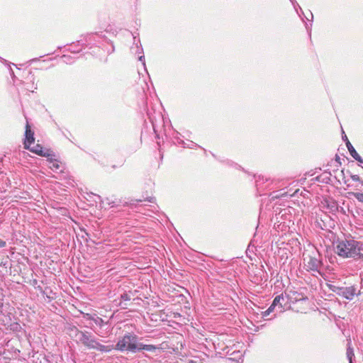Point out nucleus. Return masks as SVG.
Returning <instances> with one entry per match:
<instances>
[{
	"label": "nucleus",
	"instance_id": "c756f323",
	"mask_svg": "<svg viewBox=\"0 0 363 363\" xmlns=\"http://www.w3.org/2000/svg\"><path fill=\"white\" fill-rule=\"evenodd\" d=\"M362 184H363V181L361 182Z\"/></svg>",
	"mask_w": 363,
	"mask_h": 363
},
{
	"label": "nucleus",
	"instance_id": "a211bd4d",
	"mask_svg": "<svg viewBox=\"0 0 363 363\" xmlns=\"http://www.w3.org/2000/svg\"><path fill=\"white\" fill-rule=\"evenodd\" d=\"M6 245V242L4 240L0 239V248L4 247Z\"/></svg>",
	"mask_w": 363,
	"mask_h": 363
},
{
	"label": "nucleus",
	"instance_id": "0eeeda50",
	"mask_svg": "<svg viewBox=\"0 0 363 363\" xmlns=\"http://www.w3.org/2000/svg\"><path fill=\"white\" fill-rule=\"evenodd\" d=\"M28 150L40 156H48V154L47 153L48 150H44L43 147L40 145H34L33 147H30Z\"/></svg>",
	"mask_w": 363,
	"mask_h": 363
},
{
	"label": "nucleus",
	"instance_id": "4468645a",
	"mask_svg": "<svg viewBox=\"0 0 363 363\" xmlns=\"http://www.w3.org/2000/svg\"><path fill=\"white\" fill-rule=\"evenodd\" d=\"M21 328V327L20 324H18V323H14L11 325V330H12L13 331H18V330H20Z\"/></svg>",
	"mask_w": 363,
	"mask_h": 363
},
{
	"label": "nucleus",
	"instance_id": "dca6fc26",
	"mask_svg": "<svg viewBox=\"0 0 363 363\" xmlns=\"http://www.w3.org/2000/svg\"><path fill=\"white\" fill-rule=\"evenodd\" d=\"M351 179L353 180V181H355V182H362L360 180V177L357 175V174H352L351 176Z\"/></svg>",
	"mask_w": 363,
	"mask_h": 363
},
{
	"label": "nucleus",
	"instance_id": "c85d7f7f",
	"mask_svg": "<svg viewBox=\"0 0 363 363\" xmlns=\"http://www.w3.org/2000/svg\"><path fill=\"white\" fill-rule=\"evenodd\" d=\"M306 298H306V297H305V298H301L300 299L305 300V299H306Z\"/></svg>",
	"mask_w": 363,
	"mask_h": 363
},
{
	"label": "nucleus",
	"instance_id": "6e6552de",
	"mask_svg": "<svg viewBox=\"0 0 363 363\" xmlns=\"http://www.w3.org/2000/svg\"><path fill=\"white\" fill-rule=\"evenodd\" d=\"M50 168L54 171V172H62V170L60 169L61 168V165L59 163L58 161L57 160H52L50 162Z\"/></svg>",
	"mask_w": 363,
	"mask_h": 363
},
{
	"label": "nucleus",
	"instance_id": "a878e982",
	"mask_svg": "<svg viewBox=\"0 0 363 363\" xmlns=\"http://www.w3.org/2000/svg\"><path fill=\"white\" fill-rule=\"evenodd\" d=\"M143 59H144V56H140V57H139V60H140V61H143Z\"/></svg>",
	"mask_w": 363,
	"mask_h": 363
},
{
	"label": "nucleus",
	"instance_id": "20e7f679",
	"mask_svg": "<svg viewBox=\"0 0 363 363\" xmlns=\"http://www.w3.org/2000/svg\"><path fill=\"white\" fill-rule=\"evenodd\" d=\"M304 268L307 272H316L320 274V269L323 264L321 255L318 251L313 252L311 255H308L304 259Z\"/></svg>",
	"mask_w": 363,
	"mask_h": 363
},
{
	"label": "nucleus",
	"instance_id": "f03ea898",
	"mask_svg": "<svg viewBox=\"0 0 363 363\" xmlns=\"http://www.w3.org/2000/svg\"><path fill=\"white\" fill-rule=\"evenodd\" d=\"M363 244L353 239L338 241L335 252L341 257H352L363 260Z\"/></svg>",
	"mask_w": 363,
	"mask_h": 363
},
{
	"label": "nucleus",
	"instance_id": "5701e85b",
	"mask_svg": "<svg viewBox=\"0 0 363 363\" xmlns=\"http://www.w3.org/2000/svg\"><path fill=\"white\" fill-rule=\"evenodd\" d=\"M342 139L345 141V143H347V140H349L347 139V137L345 135V136H343V137H342Z\"/></svg>",
	"mask_w": 363,
	"mask_h": 363
},
{
	"label": "nucleus",
	"instance_id": "f257e3e1",
	"mask_svg": "<svg viewBox=\"0 0 363 363\" xmlns=\"http://www.w3.org/2000/svg\"><path fill=\"white\" fill-rule=\"evenodd\" d=\"M138 337L134 333H126L122 337L118 338L116 345H113V350L121 352H130L136 353L142 350L154 352L157 347L154 345H145L138 342Z\"/></svg>",
	"mask_w": 363,
	"mask_h": 363
},
{
	"label": "nucleus",
	"instance_id": "bb28decb",
	"mask_svg": "<svg viewBox=\"0 0 363 363\" xmlns=\"http://www.w3.org/2000/svg\"><path fill=\"white\" fill-rule=\"evenodd\" d=\"M123 164V160H122L120 162V166H121Z\"/></svg>",
	"mask_w": 363,
	"mask_h": 363
},
{
	"label": "nucleus",
	"instance_id": "423d86ee",
	"mask_svg": "<svg viewBox=\"0 0 363 363\" xmlns=\"http://www.w3.org/2000/svg\"><path fill=\"white\" fill-rule=\"evenodd\" d=\"M25 137L24 147L26 149H29L30 146L34 143L35 138L34 133L31 130L28 122H27L26 125Z\"/></svg>",
	"mask_w": 363,
	"mask_h": 363
},
{
	"label": "nucleus",
	"instance_id": "4be33fe9",
	"mask_svg": "<svg viewBox=\"0 0 363 363\" xmlns=\"http://www.w3.org/2000/svg\"><path fill=\"white\" fill-rule=\"evenodd\" d=\"M269 313H269V311H267V310H266L265 311H264V312L262 313V315H263V316H267V315H268Z\"/></svg>",
	"mask_w": 363,
	"mask_h": 363
},
{
	"label": "nucleus",
	"instance_id": "ddd939ff",
	"mask_svg": "<svg viewBox=\"0 0 363 363\" xmlns=\"http://www.w3.org/2000/svg\"><path fill=\"white\" fill-rule=\"evenodd\" d=\"M92 320L95 323L96 325L102 327L104 325V320L100 317H96L95 318H92Z\"/></svg>",
	"mask_w": 363,
	"mask_h": 363
},
{
	"label": "nucleus",
	"instance_id": "aec40b11",
	"mask_svg": "<svg viewBox=\"0 0 363 363\" xmlns=\"http://www.w3.org/2000/svg\"><path fill=\"white\" fill-rule=\"evenodd\" d=\"M335 161H336L337 163H339V164H341V162H340V157L337 155H335Z\"/></svg>",
	"mask_w": 363,
	"mask_h": 363
},
{
	"label": "nucleus",
	"instance_id": "393cba45",
	"mask_svg": "<svg viewBox=\"0 0 363 363\" xmlns=\"http://www.w3.org/2000/svg\"><path fill=\"white\" fill-rule=\"evenodd\" d=\"M333 208H337V206L335 203H333V205L331 207V209L333 210Z\"/></svg>",
	"mask_w": 363,
	"mask_h": 363
},
{
	"label": "nucleus",
	"instance_id": "1a4fd4ad",
	"mask_svg": "<svg viewBox=\"0 0 363 363\" xmlns=\"http://www.w3.org/2000/svg\"><path fill=\"white\" fill-rule=\"evenodd\" d=\"M353 349L351 347V340H347V356L350 363H352V357H354Z\"/></svg>",
	"mask_w": 363,
	"mask_h": 363
},
{
	"label": "nucleus",
	"instance_id": "cd10ccee",
	"mask_svg": "<svg viewBox=\"0 0 363 363\" xmlns=\"http://www.w3.org/2000/svg\"><path fill=\"white\" fill-rule=\"evenodd\" d=\"M153 199H154V198H151V199H149V201L150 202H152Z\"/></svg>",
	"mask_w": 363,
	"mask_h": 363
},
{
	"label": "nucleus",
	"instance_id": "412c9836",
	"mask_svg": "<svg viewBox=\"0 0 363 363\" xmlns=\"http://www.w3.org/2000/svg\"><path fill=\"white\" fill-rule=\"evenodd\" d=\"M275 306H272V304L267 308V311H269V313H272L274 310Z\"/></svg>",
	"mask_w": 363,
	"mask_h": 363
},
{
	"label": "nucleus",
	"instance_id": "9d476101",
	"mask_svg": "<svg viewBox=\"0 0 363 363\" xmlns=\"http://www.w3.org/2000/svg\"><path fill=\"white\" fill-rule=\"evenodd\" d=\"M346 146L347 147L348 151L350 152L351 156L354 158L355 156L357 157L358 153L350 143L349 140L346 143Z\"/></svg>",
	"mask_w": 363,
	"mask_h": 363
},
{
	"label": "nucleus",
	"instance_id": "2eb2a0df",
	"mask_svg": "<svg viewBox=\"0 0 363 363\" xmlns=\"http://www.w3.org/2000/svg\"><path fill=\"white\" fill-rule=\"evenodd\" d=\"M354 196L359 201L363 203V193H354Z\"/></svg>",
	"mask_w": 363,
	"mask_h": 363
},
{
	"label": "nucleus",
	"instance_id": "f8f14e48",
	"mask_svg": "<svg viewBox=\"0 0 363 363\" xmlns=\"http://www.w3.org/2000/svg\"><path fill=\"white\" fill-rule=\"evenodd\" d=\"M281 300L284 301V297L282 295L277 296L272 302V306H277L278 304H280L281 306V303H280Z\"/></svg>",
	"mask_w": 363,
	"mask_h": 363
},
{
	"label": "nucleus",
	"instance_id": "7ed1b4c3",
	"mask_svg": "<svg viewBox=\"0 0 363 363\" xmlns=\"http://www.w3.org/2000/svg\"><path fill=\"white\" fill-rule=\"evenodd\" d=\"M79 340L88 349H94L101 352H109L113 350V345H104L101 344L90 333L79 331Z\"/></svg>",
	"mask_w": 363,
	"mask_h": 363
},
{
	"label": "nucleus",
	"instance_id": "b1692460",
	"mask_svg": "<svg viewBox=\"0 0 363 363\" xmlns=\"http://www.w3.org/2000/svg\"><path fill=\"white\" fill-rule=\"evenodd\" d=\"M99 336L101 337H105L104 335H103L101 333L99 332V333H96Z\"/></svg>",
	"mask_w": 363,
	"mask_h": 363
},
{
	"label": "nucleus",
	"instance_id": "9b49d317",
	"mask_svg": "<svg viewBox=\"0 0 363 363\" xmlns=\"http://www.w3.org/2000/svg\"><path fill=\"white\" fill-rule=\"evenodd\" d=\"M131 299L130 296L127 293H123L121 295V301L119 302L118 305L121 306L122 308H126L127 307L122 305V301H130Z\"/></svg>",
	"mask_w": 363,
	"mask_h": 363
},
{
	"label": "nucleus",
	"instance_id": "39448f33",
	"mask_svg": "<svg viewBox=\"0 0 363 363\" xmlns=\"http://www.w3.org/2000/svg\"><path fill=\"white\" fill-rule=\"evenodd\" d=\"M339 294L347 300H352L357 295V289L354 286L342 287L340 289Z\"/></svg>",
	"mask_w": 363,
	"mask_h": 363
},
{
	"label": "nucleus",
	"instance_id": "6ab92c4d",
	"mask_svg": "<svg viewBox=\"0 0 363 363\" xmlns=\"http://www.w3.org/2000/svg\"><path fill=\"white\" fill-rule=\"evenodd\" d=\"M85 318L88 319V320H92V318H95L94 317L91 316L90 314L89 313H86L84 316Z\"/></svg>",
	"mask_w": 363,
	"mask_h": 363
},
{
	"label": "nucleus",
	"instance_id": "f3484780",
	"mask_svg": "<svg viewBox=\"0 0 363 363\" xmlns=\"http://www.w3.org/2000/svg\"><path fill=\"white\" fill-rule=\"evenodd\" d=\"M354 159L357 161H358L359 162L363 164V160L362 158L359 155V154L357 155V157H354Z\"/></svg>",
	"mask_w": 363,
	"mask_h": 363
}]
</instances>
